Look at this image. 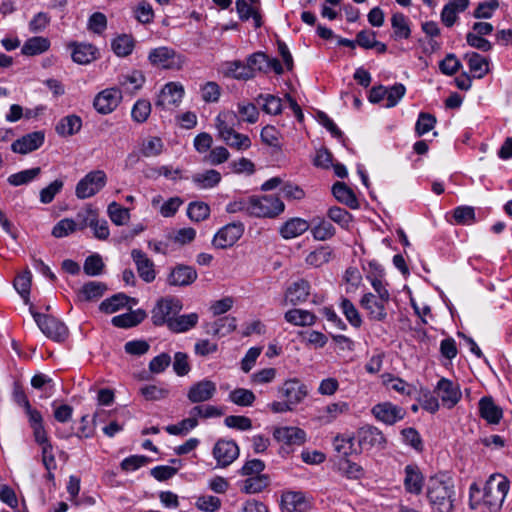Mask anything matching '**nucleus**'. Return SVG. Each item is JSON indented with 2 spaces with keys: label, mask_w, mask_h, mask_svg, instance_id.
Masks as SVG:
<instances>
[{
  "label": "nucleus",
  "mask_w": 512,
  "mask_h": 512,
  "mask_svg": "<svg viewBox=\"0 0 512 512\" xmlns=\"http://www.w3.org/2000/svg\"><path fill=\"white\" fill-rule=\"evenodd\" d=\"M509 490V480L502 474H493L486 481L483 495L476 483L469 488L470 507L476 509L481 503L490 512H497L503 505Z\"/></svg>",
  "instance_id": "1"
},
{
  "label": "nucleus",
  "mask_w": 512,
  "mask_h": 512,
  "mask_svg": "<svg viewBox=\"0 0 512 512\" xmlns=\"http://www.w3.org/2000/svg\"><path fill=\"white\" fill-rule=\"evenodd\" d=\"M455 489L453 479L445 474L429 478L427 483V498L437 512H451L454 508Z\"/></svg>",
  "instance_id": "2"
},
{
  "label": "nucleus",
  "mask_w": 512,
  "mask_h": 512,
  "mask_svg": "<svg viewBox=\"0 0 512 512\" xmlns=\"http://www.w3.org/2000/svg\"><path fill=\"white\" fill-rule=\"evenodd\" d=\"M240 119L234 111H223L215 119L218 136L228 146L237 150H246L251 146V140L247 135L235 131V126Z\"/></svg>",
  "instance_id": "3"
},
{
  "label": "nucleus",
  "mask_w": 512,
  "mask_h": 512,
  "mask_svg": "<svg viewBox=\"0 0 512 512\" xmlns=\"http://www.w3.org/2000/svg\"><path fill=\"white\" fill-rule=\"evenodd\" d=\"M285 205L274 195L252 196L251 217L274 218L284 211Z\"/></svg>",
  "instance_id": "4"
},
{
  "label": "nucleus",
  "mask_w": 512,
  "mask_h": 512,
  "mask_svg": "<svg viewBox=\"0 0 512 512\" xmlns=\"http://www.w3.org/2000/svg\"><path fill=\"white\" fill-rule=\"evenodd\" d=\"M358 453L373 449L382 450L386 445V438L383 432L372 425H365L356 431Z\"/></svg>",
  "instance_id": "5"
},
{
  "label": "nucleus",
  "mask_w": 512,
  "mask_h": 512,
  "mask_svg": "<svg viewBox=\"0 0 512 512\" xmlns=\"http://www.w3.org/2000/svg\"><path fill=\"white\" fill-rule=\"evenodd\" d=\"M107 183L103 170H93L86 174L76 185L75 194L79 199H87L97 194Z\"/></svg>",
  "instance_id": "6"
},
{
  "label": "nucleus",
  "mask_w": 512,
  "mask_h": 512,
  "mask_svg": "<svg viewBox=\"0 0 512 512\" xmlns=\"http://www.w3.org/2000/svg\"><path fill=\"white\" fill-rule=\"evenodd\" d=\"M182 302L173 297L160 299L152 310V321L156 326L164 324L169 327V322L182 310Z\"/></svg>",
  "instance_id": "7"
},
{
  "label": "nucleus",
  "mask_w": 512,
  "mask_h": 512,
  "mask_svg": "<svg viewBox=\"0 0 512 512\" xmlns=\"http://www.w3.org/2000/svg\"><path fill=\"white\" fill-rule=\"evenodd\" d=\"M30 310L32 309L30 308ZM31 313L39 329L48 338L57 342L66 339L68 336V329L63 322L49 315L40 314L34 311H31Z\"/></svg>",
  "instance_id": "8"
},
{
  "label": "nucleus",
  "mask_w": 512,
  "mask_h": 512,
  "mask_svg": "<svg viewBox=\"0 0 512 512\" xmlns=\"http://www.w3.org/2000/svg\"><path fill=\"white\" fill-rule=\"evenodd\" d=\"M148 59L153 66L162 69H180L184 58L174 49L161 46L150 51Z\"/></svg>",
  "instance_id": "9"
},
{
  "label": "nucleus",
  "mask_w": 512,
  "mask_h": 512,
  "mask_svg": "<svg viewBox=\"0 0 512 512\" xmlns=\"http://www.w3.org/2000/svg\"><path fill=\"white\" fill-rule=\"evenodd\" d=\"M390 300H381L374 293H365L360 299V306L372 321L383 322L387 318V306Z\"/></svg>",
  "instance_id": "10"
},
{
  "label": "nucleus",
  "mask_w": 512,
  "mask_h": 512,
  "mask_svg": "<svg viewBox=\"0 0 512 512\" xmlns=\"http://www.w3.org/2000/svg\"><path fill=\"white\" fill-rule=\"evenodd\" d=\"M121 101L122 91L119 88H106L95 96L93 106L98 113L107 115L112 113Z\"/></svg>",
  "instance_id": "11"
},
{
  "label": "nucleus",
  "mask_w": 512,
  "mask_h": 512,
  "mask_svg": "<svg viewBox=\"0 0 512 512\" xmlns=\"http://www.w3.org/2000/svg\"><path fill=\"white\" fill-rule=\"evenodd\" d=\"M371 413L379 422L389 426L403 420L406 415L404 408L388 401L374 405Z\"/></svg>",
  "instance_id": "12"
},
{
  "label": "nucleus",
  "mask_w": 512,
  "mask_h": 512,
  "mask_svg": "<svg viewBox=\"0 0 512 512\" xmlns=\"http://www.w3.org/2000/svg\"><path fill=\"white\" fill-rule=\"evenodd\" d=\"M240 450L233 440H218L213 447V457L218 467L225 468L232 464L239 456Z\"/></svg>",
  "instance_id": "13"
},
{
  "label": "nucleus",
  "mask_w": 512,
  "mask_h": 512,
  "mask_svg": "<svg viewBox=\"0 0 512 512\" xmlns=\"http://www.w3.org/2000/svg\"><path fill=\"white\" fill-rule=\"evenodd\" d=\"M77 219L79 220L80 230L90 227L97 239L106 240L109 237L110 231L107 221L104 219L99 220L94 210H87L84 214L79 213Z\"/></svg>",
  "instance_id": "14"
},
{
  "label": "nucleus",
  "mask_w": 512,
  "mask_h": 512,
  "mask_svg": "<svg viewBox=\"0 0 512 512\" xmlns=\"http://www.w3.org/2000/svg\"><path fill=\"white\" fill-rule=\"evenodd\" d=\"M183 95L184 88L181 84L169 82L161 89L155 105L162 109H172L180 104Z\"/></svg>",
  "instance_id": "15"
},
{
  "label": "nucleus",
  "mask_w": 512,
  "mask_h": 512,
  "mask_svg": "<svg viewBox=\"0 0 512 512\" xmlns=\"http://www.w3.org/2000/svg\"><path fill=\"white\" fill-rule=\"evenodd\" d=\"M243 232L244 226L242 223L227 224L215 234L213 245L220 249L231 247L241 238Z\"/></svg>",
  "instance_id": "16"
},
{
  "label": "nucleus",
  "mask_w": 512,
  "mask_h": 512,
  "mask_svg": "<svg viewBox=\"0 0 512 512\" xmlns=\"http://www.w3.org/2000/svg\"><path fill=\"white\" fill-rule=\"evenodd\" d=\"M310 507V500L303 492L287 491L281 496L282 512H307Z\"/></svg>",
  "instance_id": "17"
},
{
  "label": "nucleus",
  "mask_w": 512,
  "mask_h": 512,
  "mask_svg": "<svg viewBox=\"0 0 512 512\" xmlns=\"http://www.w3.org/2000/svg\"><path fill=\"white\" fill-rule=\"evenodd\" d=\"M279 393L294 407L301 403L308 394V389L300 380L294 378L283 383Z\"/></svg>",
  "instance_id": "18"
},
{
  "label": "nucleus",
  "mask_w": 512,
  "mask_h": 512,
  "mask_svg": "<svg viewBox=\"0 0 512 512\" xmlns=\"http://www.w3.org/2000/svg\"><path fill=\"white\" fill-rule=\"evenodd\" d=\"M436 392L447 408L454 407L461 399L459 385L446 378H441L438 381Z\"/></svg>",
  "instance_id": "19"
},
{
  "label": "nucleus",
  "mask_w": 512,
  "mask_h": 512,
  "mask_svg": "<svg viewBox=\"0 0 512 512\" xmlns=\"http://www.w3.org/2000/svg\"><path fill=\"white\" fill-rule=\"evenodd\" d=\"M216 392V383L204 379L190 386L187 392V398L191 403L206 402L212 399Z\"/></svg>",
  "instance_id": "20"
},
{
  "label": "nucleus",
  "mask_w": 512,
  "mask_h": 512,
  "mask_svg": "<svg viewBox=\"0 0 512 512\" xmlns=\"http://www.w3.org/2000/svg\"><path fill=\"white\" fill-rule=\"evenodd\" d=\"M44 140L45 133L43 131H34L14 141L11 149L15 153L28 154L40 148Z\"/></svg>",
  "instance_id": "21"
},
{
  "label": "nucleus",
  "mask_w": 512,
  "mask_h": 512,
  "mask_svg": "<svg viewBox=\"0 0 512 512\" xmlns=\"http://www.w3.org/2000/svg\"><path fill=\"white\" fill-rule=\"evenodd\" d=\"M276 441L286 446H300L306 441V433L298 427L286 426L276 428L273 432Z\"/></svg>",
  "instance_id": "22"
},
{
  "label": "nucleus",
  "mask_w": 512,
  "mask_h": 512,
  "mask_svg": "<svg viewBox=\"0 0 512 512\" xmlns=\"http://www.w3.org/2000/svg\"><path fill=\"white\" fill-rule=\"evenodd\" d=\"M131 257L136 265L140 278L146 283L153 282L156 278V272L152 260L139 249H133L131 251Z\"/></svg>",
  "instance_id": "23"
},
{
  "label": "nucleus",
  "mask_w": 512,
  "mask_h": 512,
  "mask_svg": "<svg viewBox=\"0 0 512 512\" xmlns=\"http://www.w3.org/2000/svg\"><path fill=\"white\" fill-rule=\"evenodd\" d=\"M197 271L187 265H177L168 276V283L172 286H188L197 279Z\"/></svg>",
  "instance_id": "24"
},
{
  "label": "nucleus",
  "mask_w": 512,
  "mask_h": 512,
  "mask_svg": "<svg viewBox=\"0 0 512 512\" xmlns=\"http://www.w3.org/2000/svg\"><path fill=\"white\" fill-rule=\"evenodd\" d=\"M310 284L307 280L299 279L293 282L285 292V302L298 305L305 302L310 295Z\"/></svg>",
  "instance_id": "25"
},
{
  "label": "nucleus",
  "mask_w": 512,
  "mask_h": 512,
  "mask_svg": "<svg viewBox=\"0 0 512 512\" xmlns=\"http://www.w3.org/2000/svg\"><path fill=\"white\" fill-rule=\"evenodd\" d=\"M349 410L350 407L347 402H334L320 409L317 418L321 424L327 425L334 422L341 415L347 414Z\"/></svg>",
  "instance_id": "26"
},
{
  "label": "nucleus",
  "mask_w": 512,
  "mask_h": 512,
  "mask_svg": "<svg viewBox=\"0 0 512 512\" xmlns=\"http://www.w3.org/2000/svg\"><path fill=\"white\" fill-rule=\"evenodd\" d=\"M404 487L411 494H420L423 489L424 477L416 465H407L404 469Z\"/></svg>",
  "instance_id": "27"
},
{
  "label": "nucleus",
  "mask_w": 512,
  "mask_h": 512,
  "mask_svg": "<svg viewBox=\"0 0 512 512\" xmlns=\"http://www.w3.org/2000/svg\"><path fill=\"white\" fill-rule=\"evenodd\" d=\"M25 414L28 418L29 426L32 429L35 442H44L45 437H47V432L44 428V420L40 411L31 406L25 410Z\"/></svg>",
  "instance_id": "28"
},
{
  "label": "nucleus",
  "mask_w": 512,
  "mask_h": 512,
  "mask_svg": "<svg viewBox=\"0 0 512 512\" xmlns=\"http://www.w3.org/2000/svg\"><path fill=\"white\" fill-rule=\"evenodd\" d=\"M480 416L490 424H498L503 416L502 409L491 397H482L479 401Z\"/></svg>",
  "instance_id": "29"
},
{
  "label": "nucleus",
  "mask_w": 512,
  "mask_h": 512,
  "mask_svg": "<svg viewBox=\"0 0 512 512\" xmlns=\"http://www.w3.org/2000/svg\"><path fill=\"white\" fill-rule=\"evenodd\" d=\"M284 319L294 326L305 327L314 325L317 317L308 310L294 308L285 312Z\"/></svg>",
  "instance_id": "30"
},
{
  "label": "nucleus",
  "mask_w": 512,
  "mask_h": 512,
  "mask_svg": "<svg viewBox=\"0 0 512 512\" xmlns=\"http://www.w3.org/2000/svg\"><path fill=\"white\" fill-rule=\"evenodd\" d=\"M221 174L214 169L198 172L191 176V181L198 189H211L221 181Z\"/></svg>",
  "instance_id": "31"
},
{
  "label": "nucleus",
  "mask_w": 512,
  "mask_h": 512,
  "mask_svg": "<svg viewBox=\"0 0 512 512\" xmlns=\"http://www.w3.org/2000/svg\"><path fill=\"white\" fill-rule=\"evenodd\" d=\"M72 47V59L74 62L84 65L96 59L97 49L91 44L74 43Z\"/></svg>",
  "instance_id": "32"
},
{
  "label": "nucleus",
  "mask_w": 512,
  "mask_h": 512,
  "mask_svg": "<svg viewBox=\"0 0 512 512\" xmlns=\"http://www.w3.org/2000/svg\"><path fill=\"white\" fill-rule=\"evenodd\" d=\"M81 127V118L75 114H71L60 119L55 127V130L60 136L67 137L78 133Z\"/></svg>",
  "instance_id": "33"
},
{
  "label": "nucleus",
  "mask_w": 512,
  "mask_h": 512,
  "mask_svg": "<svg viewBox=\"0 0 512 512\" xmlns=\"http://www.w3.org/2000/svg\"><path fill=\"white\" fill-rule=\"evenodd\" d=\"M470 72L474 73V77L481 79L489 72L488 60L476 52L467 53L465 55Z\"/></svg>",
  "instance_id": "34"
},
{
  "label": "nucleus",
  "mask_w": 512,
  "mask_h": 512,
  "mask_svg": "<svg viewBox=\"0 0 512 512\" xmlns=\"http://www.w3.org/2000/svg\"><path fill=\"white\" fill-rule=\"evenodd\" d=\"M309 229V223L301 218H292L280 228V234L285 239L295 238Z\"/></svg>",
  "instance_id": "35"
},
{
  "label": "nucleus",
  "mask_w": 512,
  "mask_h": 512,
  "mask_svg": "<svg viewBox=\"0 0 512 512\" xmlns=\"http://www.w3.org/2000/svg\"><path fill=\"white\" fill-rule=\"evenodd\" d=\"M334 197L341 203L352 209L359 206L358 200L353 191L343 182H337L332 187Z\"/></svg>",
  "instance_id": "36"
},
{
  "label": "nucleus",
  "mask_w": 512,
  "mask_h": 512,
  "mask_svg": "<svg viewBox=\"0 0 512 512\" xmlns=\"http://www.w3.org/2000/svg\"><path fill=\"white\" fill-rule=\"evenodd\" d=\"M198 320L199 316L197 313L175 316L174 319L169 322L168 329L174 333H184L195 327Z\"/></svg>",
  "instance_id": "37"
},
{
  "label": "nucleus",
  "mask_w": 512,
  "mask_h": 512,
  "mask_svg": "<svg viewBox=\"0 0 512 512\" xmlns=\"http://www.w3.org/2000/svg\"><path fill=\"white\" fill-rule=\"evenodd\" d=\"M235 6L239 18L242 21H247L252 17L256 28H259L262 25L257 5H252L251 2L247 3L245 0H237Z\"/></svg>",
  "instance_id": "38"
},
{
  "label": "nucleus",
  "mask_w": 512,
  "mask_h": 512,
  "mask_svg": "<svg viewBox=\"0 0 512 512\" xmlns=\"http://www.w3.org/2000/svg\"><path fill=\"white\" fill-rule=\"evenodd\" d=\"M50 47L48 38L35 36L29 38L21 48L23 55L35 56L46 52Z\"/></svg>",
  "instance_id": "39"
},
{
  "label": "nucleus",
  "mask_w": 512,
  "mask_h": 512,
  "mask_svg": "<svg viewBox=\"0 0 512 512\" xmlns=\"http://www.w3.org/2000/svg\"><path fill=\"white\" fill-rule=\"evenodd\" d=\"M146 314L141 311H131L125 314L114 316L111 320L115 327L130 328L138 325L145 318Z\"/></svg>",
  "instance_id": "40"
},
{
  "label": "nucleus",
  "mask_w": 512,
  "mask_h": 512,
  "mask_svg": "<svg viewBox=\"0 0 512 512\" xmlns=\"http://www.w3.org/2000/svg\"><path fill=\"white\" fill-rule=\"evenodd\" d=\"M107 287L102 282L90 281L84 284L79 292V298L84 301H95L103 296Z\"/></svg>",
  "instance_id": "41"
},
{
  "label": "nucleus",
  "mask_w": 512,
  "mask_h": 512,
  "mask_svg": "<svg viewBox=\"0 0 512 512\" xmlns=\"http://www.w3.org/2000/svg\"><path fill=\"white\" fill-rule=\"evenodd\" d=\"M391 26L393 28V36L396 39H408L411 35V30L408 24V18L400 12L394 13L391 17Z\"/></svg>",
  "instance_id": "42"
},
{
  "label": "nucleus",
  "mask_w": 512,
  "mask_h": 512,
  "mask_svg": "<svg viewBox=\"0 0 512 512\" xmlns=\"http://www.w3.org/2000/svg\"><path fill=\"white\" fill-rule=\"evenodd\" d=\"M226 75L238 80H249L252 78V73L247 65L239 60L229 61L225 63Z\"/></svg>",
  "instance_id": "43"
},
{
  "label": "nucleus",
  "mask_w": 512,
  "mask_h": 512,
  "mask_svg": "<svg viewBox=\"0 0 512 512\" xmlns=\"http://www.w3.org/2000/svg\"><path fill=\"white\" fill-rule=\"evenodd\" d=\"M163 141L156 136H150L144 139L140 146V153L144 157H156L163 151Z\"/></svg>",
  "instance_id": "44"
},
{
  "label": "nucleus",
  "mask_w": 512,
  "mask_h": 512,
  "mask_svg": "<svg viewBox=\"0 0 512 512\" xmlns=\"http://www.w3.org/2000/svg\"><path fill=\"white\" fill-rule=\"evenodd\" d=\"M129 297L124 293H118L110 298L105 299L99 306V309L107 314L115 313L125 307L129 301Z\"/></svg>",
  "instance_id": "45"
},
{
  "label": "nucleus",
  "mask_w": 512,
  "mask_h": 512,
  "mask_svg": "<svg viewBox=\"0 0 512 512\" xmlns=\"http://www.w3.org/2000/svg\"><path fill=\"white\" fill-rule=\"evenodd\" d=\"M107 213L111 221L117 226L126 224L130 219L129 209L122 207L115 201L108 205Z\"/></svg>",
  "instance_id": "46"
},
{
  "label": "nucleus",
  "mask_w": 512,
  "mask_h": 512,
  "mask_svg": "<svg viewBox=\"0 0 512 512\" xmlns=\"http://www.w3.org/2000/svg\"><path fill=\"white\" fill-rule=\"evenodd\" d=\"M145 82V77L140 71H133L128 75H123L119 84L126 91L133 93L139 90Z\"/></svg>",
  "instance_id": "47"
},
{
  "label": "nucleus",
  "mask_w": 512,
  "mask_h": 512,
  "mask_svg": "<svg viewBox=\"0 0 512 512\" xmlns=\"http://www.w3.org/2000/svg\"><path fill=\"white\" fill-rule=\"evenodd\" d=\"M256 399L255 394L245 388H237L229 393V400L242 407L252 406Z\"/></svg>",
  "instance_id": "48"
},
{
  "label": "nucleus",
  "mask_w": 512,
  "mask_h": 512,
  "mask_svg": "<svg viewBox=\"0 0 512 512\" xmlns=\"http://www.w3.org/2000/svg\"><path fill=\"white\" fill-rule=\"evenodd\" d=\"M269 485V478L266 475L249 476L243 483V491L248 494L259 493Z\"/></svg>",
  "instance_id": "49"
},
{
  "label": "nucleus",
  "mask_w": 512,
  "mask_h": 512,
  "mask_svg": "<svg viewBox=\"0 0 512 512\" xmlns=\"http://www.w3.org/2000/svg\"><path fill=\"white\" fill-rule=\"evenodd\" d=\"M41 173L40 167L20 171L8 177L7 181L12 186H20L34 180Z\"/></svg>",
  "instance_id": "50"
},
{
  "label": "nucleus",
  "mask_w": 512,
  "mask_h": 512,
  "mask_svg": "<svg viewBox=\"0 0 512 512\" xmlns=\"http://www.w3.org/2000/svg\"><path fill=\"white\" fill-rule=\"evenodd\" d=\"M332 251L328 247H320L310 252L306 257V263L313 267H321L331 259Z\"/></svg>",
  "instance_id": "51"
},
{
  "label": "nucleus",
  "mask_w": 512,
  "mask_h": 512,
  "mask_svg": "<svg viewBox=\"0 0 512 512\" xmlns=\"http://www.w3.org/2000/svg\"><path fill=\"white\" fill-rule=\"evenodd\" d=\"M134 41L128 35H121L113 40L112 50L117 56L125 57L132 53Z\"/></svg>",
  "instance_id": "52"
},
{
  "label": "nucleus",
  "mask_w": 512,
  "mask_h": 512,
  "mask_svg": "<svg viewBox=\"0 0 512 512\" xmlns=\"http://www.w3.org/2000/svg\"><path fill=\"white\" fill-rule=\"evenodd\" d=\"M187 215L192 221H203L209 217L210 207L208 204L201 201L191 202L187 208Z\"/></svg>",
  "instance_id": "53"
},
{
  "label": "nucleus",
  "mask_w": 512,
  "mask_h": 512,
  "mask_svg": "<svg viewBox=\"0 0 512 512\" xmlns=\"http://www.w3.org/2000/svg\"><path fill=\"white\" fill-rule=\"evenodd\" d=\"M340 307L346 319L353 327L358 328L362 325V317L349 299L343 298Z\"/></svg>",
  "instance_id": "54"
},
{
  "label": "nucleus",
  "mask_w": 512,
  "mask_h": 512,
  "mask_svg": "<svg viewBox=\"0 0 512 512\" xmlns=\"http://www.w3.org/2000/svg\"><path fill=\"white\" fill-rule=\"evenodd\" d=\"M141 395L147 401H159L169 395V389L158 385H145L140 388Z\"/></svg>",
  "instance_id": "55"
},
{
  "label": "nucleus",
  "mask_w": 512,
  "mask_h": 512,
  "mask_svg": "<svg viewBox=\"0 0 512 512\" xmlns=\"http://www.w3.org/2000/svg\"><path fill=\"white\" fill-rule=\"evenodd\" d=\"M31 280L32 276L30 271H25L24 273L18 275L14 280V287L20 296L24 299L26 304L29 302Z\"/></svg>",
  "instance_id": "56"
},
{
  "label": "nucleus",
  "mask_w": 512,
  "mask_h": 512,
  "mask_svg": "<svg viewBox=\"0 0 512 512\" xmlns=\"http://www.w3.org/2000/svg\"><path fill=\"white\" fill-rule=\"evenodd\" d=\"M263 101L262 109L267 114L277 115L282 111V100L271 94H260L257 101Z\"/></svg>",
  "instance_id": "57"
},
{
  "label": "nucleus",
  "mask_w": 512,
  "mask_h": 512,
  "mask_svg": "<svg viewBox=\"0 0 512 512\" xmlns=\"http://www.w3.org/2000/svg\"><path fill=\"white\" fill-rule=\"evenodd\" d=\"M335 234L334 226L324 219H320L312 228V235L316 240L325 241L332 238Z\"/></svg>",
  "instance_id": "58"
},
{
  "label": "nucleus",
  "mask_w": 512,
  "mask_h": 512,
  "mask_svg": "<svg viewBox=\"0 0 512 512\" xmlns=\"http://www.w3.org/2000/svg\"><path fill=\"white\" fill-rule=\"evenodd\" d=\"M384 383L392 390L402 394L411 395L414 387L401 378L388 374L384 377Z\"/></svg>",
  "instance_id": "59"
},
{
  "label": "nucleus",
  "mask_w": 512,
  "mask_h": 512,
  "mask_svg": "<svg viewBox=\"0 0 512 512\" xmlns=\"http://www.w3.org/2000/svg\"><path fill=\"white\" fill-rule=\"evenodd\" d=\"M198 425V420L194 417L183 419L177 424L165 427L167 433L171 435H185Z\"/></svg>",
  "instance_id": "60"
},
{
  "label": "nucleus",
  "mask_w": 512,
  "mask_h": 512,
  "mask_svg": "<svg viewBox=\"0 0 512 512\" xmlns=\"http://www.w3.org/2000/svg\"><path fill=\"white\" fill-rule=\"evenodd\" d=\"M267 55L263 52H255L247 58V67L250 68L252 78L256 71L267 72Z\"/></svg>",
  "instance_id": "61"
},
{
  "label": "nucleus",
  "mask_w": 512,
  "mask_h": 512,
  "mask_svg": "<svg viewBox=\"0 0 512 512\" xmlns=\"http://www.w3.org/2000/svg\"><path fill=\"white\" fill-rule=\"evenodd\" d=\"M151 113V104L149 101L140 99L138 100L131 111L132 119L138 123L145 122Z\"/></svg>",
  "instance_id": "62"
},
{
  "label": "nucleus",
  "mask_w": 512,
  "mask_h": 512,
  "mask_svg": "<svg viewBox=\"0 0 512 512\" xmlns=\"http://www.w3.org/2000/svg\"><path fill=\"white\" fill-rule=\"evenodd\" d=\"M79 229V224H77L73 219L65 218L60 220L52 229V235L56 238H62L68 236L69 234Z\"/></svg>",
  "instance_id": "63"
},
{
  "label": "nucleus",
  "mask_w": 512,
  "mask_h": 512,
  "mask_svg": "<svg viewBox=\"0 0 512 512\" xmlns=\"http://www.w3.org/2000/svg\"><path fill=\"white\" fill-rule=\"evenodd\" d=\"M238 113L241 116V120L250 124L257 122L259 118V111L257 107L249 102L238 103Z\"/></svg>",
  "instance_id": "64"
}]
</instances>
